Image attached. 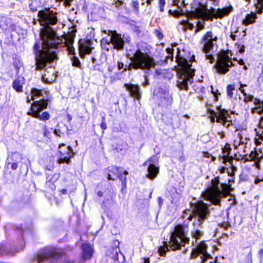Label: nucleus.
Instances as JSON below:
<instances>
[{"mask_svg":"<svg viewBox=\"0 0 263 263\" xmlns=\"http://www.w3.org/2000/svg\"><path fill=\"white\" fill-rule=\"evenodd\" d=\"M37 16L40 23L46 26L40 33L42 42H36L33 46L36 69L46 70L53 66L57 59L54 50L58 48L60 39L55 37V33L50 25H54L58 22L57 17L51 12L44 10L38 12Z\"/></svg>","mask_w":263,"mask_h":263,"instance_id":"obj_1","label":"nucleus"},{"mask_svg":"<svg viewBox=\"0 0 263 263\" xmlns=\"http://www.w3.org/2000/svg\"><path fill=\"white\" fill-rule=\"evenodd\" d=\"M192 211L186 210L183 215L184 218L191 220L194 218L193 222V228L191 231V234L193 238L197 240L202 235L201 230L203 221L209 218L210 216V212L209 205L203 201H198L195 203H191Z\"/></svg>","mask_w":263,"mask_h":263,"instance_id":"obj_2","label":"nucleus"},{"mask_svg":"<svg viewBox=\"0 0 263 263\" xmlns=\"http://www.w3.org/2000/svg\"><path fill=\"white\" fill-rule=\"evenodd\" d=\"M219 184L218 177L212 179L206 190L201 194L203 199L213 204L219 205L221 197L230 194V186L229 185L226 183H221L219 186Z\"/></svg>","mask_w":263,"mask_h":263,"instance_id":"obj_3","label":"nucleus"},{"mask_svg":"<svg viewBox=\"0 0 263 263\" xmlns=\"http://www.w3.org/2000/svg\"><path fill=\"white\" fill-rule=\"evenodd\" d=\"M189 241L190 239L187 237L183 228L181 226H177L171 233L168 243H166L165 247H160L158 252L160 256H164L166 252L170 250H180L181 247L184 246L185 243H189Z\"/></svg>","mask_w":263,"mask_h":263,"instance_id":"obj_4","label":"nucleus"},{"mask_svg":"<svg viewBox=\"0 0 263 263\" xmlns=\"http://www.w3.org/2000/svg\"><path fill=\"white\" fill-rule=\"evenodd\" d=\"M131 63L127 66V69H141L149 70L156 65L155 60L147 53H144L140 49H137L129 58Z\"/></svg>","mask_w":263,"mask_h":263,"instance_id":"obj_5","label":"nucleus"},{"mask_svg":"<svg viewBox=\"0 0 263 263\" xmlns=\"http://www.w3.org/2000/svg\"><path fill=\"white\" fill-rule=\"evenodd\" d=\"M179 64L181 71L177 85L181 90H187L189 84L193 82L195 70L191 68V64L186 59H183Z\"/></svg>","mask_w":263,"mask_h":263,"instance_id":"obj_6","label":"nucleus"},{"mask_svg":"<svg viewBox=\"0 0 263 263\" xmlns=\"http://www.w3.org/2000/svg\"><path fill=\"white\" fill-rule=\"evenodd\" d=\"M232 9V6L217 10L213 8L211 9H208L202 6L196 9L195 15L196 17L202 18L204 20H212L213 18H222L229 14Z\"/></svg>","mask_w":263,"mask_h":263,"instance_id":"obj_7","label":"nucleus"},{"mask_svg":"<svg viewBox=\"0 0 263 263\" xmlns=\"http://www.w3.org/2000/svg\"><path fill=\"white\" fill-rule=\"evenodd\" d=\"M48 102L47 100L41 99L39 101H34L31 105V112L28 113V115L32 117L38 119L43 121H46L49 119L50 115L47 111L43 112V110L47 108Z\"/></svg>","mask_w":263,"mask_h":263,"instance_id":"obj_8","label":"nucleus"},{"mask_svg":"<svg viewBox=\"0 0 263 263\" xmlns=\"http://www.w3.org/2000/svg\"><path fill=\"white\" fill-rule=\"evenodd\" d=\"M62 257V254L48 248L41 251L35 259L37 263H60Z\"/></svg>","mask_w":263,"mask_h":263,"instance_id":"obj_9","label":"nucleus"},{"mask_svg":"<svg viewBox=\"0 0 263 263\" xmlns=\"http://www.w3.org/2000/svg\"><path fill=\"white\" fill-rule=\"evenodd\" d=\"M217 40V37H213V35L211 31L207 32L202 39L203 42L202 51L205 54L206 59L209 60L211 63L214 62V58L211 54H209L210 51L213 47V41H216Z\"/></svg>","mask_w":263,"mask_h":263,"instance_id":"obj_10","label":"nucleus"},{"mask_svg":"<svg viewBox=\"0 0 263 263\" xmlns=\"http://www.w3.org/2000/svg\"><path fill=\"white\" fill-rule=\"evenodd\" d=\"M158 158L153 156L143 163V165L147 166L146 177L150 180H154L159 172V168L156 164Z\"/></svg>","mask_w":263,"mask_h":263,"instance_id":"obj_11","label":"nucleus"},{"mask_svg":"<svg viewBox=\"0 0 263 263\" xmlns=\"http://www.w3.org/2000/svg\"><path fill=\"white\" fill-rule=\"evenodd\" d=\"M109 35H110V41L108 45L111 44L114 49L117 50H122L124 48V42L128 43L130 41L129 36H123L122 38L121 35L117 33L116 32L109 31Z\"/></svg>","mask_w":263,"mask_h":263,"instance_id":"obj_12","label":"nucleus"},{"mask_svg":"<svg viewBox=\"0 0 263 263\" xmlns=\"http://www.w3.org/2000/svg\"><path fill=\"white\" fill-rule=\"evenodd\" d=\"M206 249L207 246L203 242H200L198 244L197 246L193 250L192 255L193 257L200 256L201 263H206L209 259H213L210 254L208 253ZM209 263L214 262H213L212 261H210Z\"/></svg>","mask_w":263,"mask_h":263,"instance_id":"obj_13","label":"nucleus"},{"mask_svg":"<svg viewBox=\"0 0 263 263\" xmlns=\"http://www.w3.org/2000/svg\"><path fill=\"white\" fill-rule=\"evenodd\" d=\"M60 158L58 160L59 163L70 162V158L73 156V153L70 146H66L64 144L59 145Z\"/></svg>","mask_w":263,"mask_h":263,"instance_id":"obj_14","label":"nucleus"},{"mask_svg":"<svg viewBox=\"0 0 263 263\" xmlns=\"http://www.w3.org/2000/svg\"><path fill=\"white\" fill-rule=\"evenodd\" d=\"M232 62L227 55L219 57L216 66L218 72L221 74H225L229 70V67L232 66Z\"/></svg>","mask_w":263,"mask_h":263,"instance_id":"obj_15","label":"nucleus"},{"mask_svg":"<svg viewBox=\"0 0 263 263\" xmlns=\"http://www.w3.org/2000/svg\"><path fill=\"white\" fill-rule=\"evenodd\" d=\"M158 103L159 106L165 108L172 105L173 103V98L172 94L168 90H161L160 92Z\"/></svg>","mask_w":263,"mask_h":263,"instance_id":"obj_16","label":"nucleus"},{"mask_svg":"<svg viewBox=\"0 0 263 263\" xmlns=\"http://www.w3.org/2000/svg\"><path fill=\"white\" fill-rule=\"evenodd\" d=\"M231 117L228 110L225 109H219V118L217 119L216 122L221 123L226 127L232 125V121L230 120Z\"/></svg>","mask_w":263,"mask_h":263,"instance_id":"obj_17","label":"nucleus"},{"mask_svg":"<svg viewBox=\"0 0 263 263\" xmlns=\"http://www.w3.org/2000/svg\"><path fill=\"white\" fill-rule=\"evenodd\" d=\"M124 87L129 92L133 98L137 99L138 100L140 99L141 95L140 87L138 85L125 84Z\"/></svg>","mask_w":263,"mask_h":263,"instance_id":"obj_18","label":"nucleus"},{"mask_svg":"<svg viewBox=\"0 0 263 263\" xmlns=\"http://www.w3.org/2000/svg\"><path fill=\"white\" fill-rule=\"evenodd\" d=\"M82 260L85 261L89 259L93 253L92 247L89 243H84L82 246Z\"/></svg>","mask_w":263,"mask_h":263,"instance_id":"obj_19","label":"nucleus"},{"mask_svg":"<svg viewBox=\"0 0 263 263\" xmlns=\"http://www.w3.org/2000/svg\"><path fill=\"white\" fill-rule=\"evenodd\" d=\"M109 173L107 174L108 180H115L114 176H117L120 172H122V169L115 165H111L108 167Z\"/></svg>","mask_w":263,"mask_h":263,"instance_id":"obj_20","label":"nucleus"},{"mask_svg":"<svg viewBox=\"0 0 263 263\" xmlns=\"http://www.w3.org/2000/svg\"><path fill=\"white\" fill-rule=\"evenodd\" d=\"M24 80L25 79L23 77H18L13 81L12 87L17 92L23 91V84H24Z\"/></svg>","mask_w":263,"mask_h":263,"instance_id":"obj_21","label":"nucleus"},{"mask_svg":"<svg viewBox=\"0 0 263 263\" xmlns=\"http://www.w3.org/2000/svg\"><path fill=\"white\" fill-rule=\"evenodd\" d=\"M254 104L255 107L252 108V111L258 114H261L263 112V101H261L257 99H254Z\"/></svg>","mask_w":263,"mask_h":263,"instance_id":"obj_22","label":"nucleus"},{"mask_svg":"<svg viewBox=\"0 0 263 263\" xmlns=\"http://www.w3.org/2000/svg\"><path fill=\"white\" fill-rule=\"evenodd\" d=\"M49 73L50 72L48 71L47 73H45L42 76V79L44 83L50 84L55 81V76H54V71H52L51 74Z\"/></svg>","mask_w":263,"mask_h":263,"instance_id":"obj_23","label":"nucleus"},{"mask_svg":"<svg viewBox=\"0 0 263 263\" xmlns=\"http://www.w3.org/2000/svg\"><path fill=\"white\" fill-rule=\"evenodd\" d=\"M257 18V16L255 13L253 12H251L250 14H248L245 19L243 20V24L246 26H247L249 24H253L255 22V19Z\"/></svg>","mask_w":263,"mask_h":263,"instance_id":"obj_24","label":"nucleus"},{"mask_svg":"<svg viewBox=\"0 0 263 263\" xmlns=\"http://www.w3.org/2000/svg\"><path fill=\"white\" fill-rule=\"evenodd\" d=\"M128 174V172L126 171H123L122 172H120L119 174L116 177H118L120 180L122 182V187H126V175Z\"/></svg>","mask_w":263,"mask_h":263,"instance_id":"obj_25","label":"nucleus"},{"mask_svg":"<svg viewBox=\"0 0 263 263\" xmlns=\"http://www.w3.org/2000/svg\"><path fill=\"white\" fill-rule=\"evenodd\" d=\"M182 26V30L186 31L187 29L192 30L194 28L193 24L190 23L187 20H183L180 22Z\"/></svg>","mask_w":263,"mask_h":263,"instance_id":"obj_26","label":"nucleus"},{"mask_svg":"<svg viewBox=\"0 0 263 263\" xmlns=\"http://www.w3.org/2000/svg\"><path fill=\"white\" fill-rule=\"evenodd\" d=\"M31 100H34L35 99V97H40L42 96L41 90L36 89L33 88L31 91Z\"/></svg>","mask_w":263,"mask_h":263,"instance_id":"obj_27","label":"nucleus"},{"mask_svg":"<svg viewBox=\"0 0 263 263\" xmlns=\"http://www.w3.org/2000/svg\"><path fill=\"white\" fill-rule=\"evenodd\" d=\"M235 90V87L234 85H228L227 87V96L229 98H232L233 96V91Z\"/></svg>","mask_w":263,"mask_h":263,"instance_id":"obj_28","label":"nucleus"},{"mask_svg":"<svg viewBox=\"0 0 263 263\" xmlns=\"http://www.w3.org/2000/svg\"><path fill=\"white\" fill-rule=\"evenodd\" d=\"M255 6L257 12L258 13H261L263 10V0H257Z\"/></svg>","mask_w":263,"mask_h":263,"instance_id":"obj_29","label":"nucleus"},{"mask_svg":"<svg viewBox=\"0 0 263 263\" xmlns=\"http://www.w3.org/2000/svg\"><path fill=\"white\" fill-rule=\"evenodd\" d=\"M71 61L72 62V65L73 66L80 68L81 67V63L78 57L73 55L71 58Z\"/></svg>","mask_w":263,"mask_h":263,"instance_id":"obj_30","label":"nucleus"},{"mask_svg":"<svg viewBox=\"0 0 263 263\" xmlns=\"http://www.w3.org/2000/svg\"><path fill=\"white\" fill-rule=\"evenodd\" d=\"M209 113L211 115V121L212 122H214L215 121L217 120V119L219 118V112L217 114L214 110H209Z\"/></svg>","mask_w":263,"mask_h":263,"instance_id":"obj_31","label":"nucleus"},{"mask_svg":"<svg viewBox=\"0 0 263 263\" xmlns=\"http://www.w3.org/2000/svg\"><path fill=\"white\" fill-rule=\"evenodd\" d=\"M166 51L167 53V55L166 57V60L170 59L171 61H173L174 58V49L172 48H166Z\"/></svg>","mask_w":263,"mask_h":263,"instance_id":"obj_32","label":"nucleus"},{"mask_svg":"<svg viewBox=\"0 0 263 263\" xmlns=\"http://www.w3.org/2000/svg\"><path fill=\"white\" fill-rule=\"evenodd\" d=\"M231 151V148L227 146L223 148L222 153L223 154V157L224 160H226L227 157H229Z\"/></svg>","mask_w":263,"mask_h":263,"instance_id":"obj_33","label":"nucleus"},{"mask_svg":"<svg viewBox=\"0 0 263 263\" xmlns=\"http://www.w3.org/2000/svg\"><path fill=\"white\" fill-rule=\"evenodd\" d=\"M124 4V3L123 0H115L112 3V5L115 6L118 9H120Z\"/></svg>","mask_w":263,"mask_h":263,"instance_id":"obj_34","label":"nucleus"},{"mask_svg":"<svg viewBox=\"0 0 263 263\" xmlns=\"http://www.w3.org/2000/svg\"><path fill=\"white\" fill-rule=\"evenodd\" d=\"M204 24L200 21H198L196 25V29L195 31V33L197 34L198 32L204 29Z\"/></svg>","mask_w":263,"mask_h":263,"instance_id":"obj_35","label":"nucleus"},{"mask_svg":"<svg viewBox=\"0 0 263 263\" xmlns=\"http://www.w3.org/2000/svg\"><path fill=\"white\" fill-rule=\"evenodd\" d=\"M165 5V0H159V7L160 11L162 12L164 11V6Z\"/></svg>","mask_w":263,"mask_h":263,"instance_id":"obj_36","label":"nucleus"},{"mask_svg":"<svg viewBox=\"0 0 263 263\" xmlns=\"http://www.w3.org/2000/svg\"><path fill=\"white\" fill-rule=\"evenodd\" d=\"M8 253L7 248L4 246L0 247V256L4 255Z\"/></svg>","mask_w":263,"mask_h":263,"instance_id":"obj_37","label":"nucleus"},{"mask_svg":"<svg viewBox=\"0 0 263 263\" xmlns=\"http://www.w3.org/2000/svg\"><path fill=\"white\" fill-rule=\"evenodd\" d=\"M132 7L136 10V12L139 11V2L138 1H134L132 3Z\"/></svg>","mask_w":263,"mask_h":263,"instance_id":"obj_38","label":"nucleus"},{"mask_svg":"<svg viewBox=\"0 0 263 263\" xmlns=\"http://www.w3.org/2000/svg\"><path fill=\"white\" fill-rule=\"evenodd\" d=\"M258 257L259 259V262L263 263V248L258 251Z\"/></svg>","mask_w":263,"mask_h":263,"instance_id":"obj_39","label":"nucleus"},{"mask_svg":"<svg viewBox=\"0 0 263 263\" xmlns=\"http://www.w3.org/2000/svg\"><path fill=\"white\" fill-rule=\"evenodd\" d=\"M71 44L70 43L69 45H68L67 47V49L69 52V54H70L71 55H73L74 54V48L73 47H72L71 45Z\"/></svg>","mask_w":263,"mask_h":263,"instance_id":"obj_40","label":"nucleus"},{"mask_svg":"<svg viewBox=\"0 0 263 263\" xmlns=\"http://www.w3.org/2000/svg\"><path fill=\"white\" fill-rule=\"evenodd\" d=\"M246 263H252V256L251 252L247 255Z\"/></svg>","mask_w":263,"mask_h":263,"instance_id":"obj_41","label":"nucleus"},{"mask_svg":"<svg viewBox=\"0 0 263 263\" xmlns=\"http://www.w3.org/2000/svg\"><path fill=\"white\" fill-rule=\"evenodd\" d=\"M100 126H101V128L103 129H105L107 128V125L105 123V117L102 118V123H101Z\"/></svg>","mask_w":263,"mask_h":263,"instance_id":"obj_42","label":"nucleus"},{"mask_svg":"<svg viewBox=\"0 0 263 263\" xmlns=\"http://www.w3.org/2000/svg\"><path fill=\"white\" fill-rule=\"evenodd\" d=\"M142 85L144 87H146L149 85V80L146 76V73L144 75V82L143 83Z\"/></svg>","mask_w":263,"mask_h":263,"instance_id":"obj_43","label":"nucleus"},{"mask_svg":"<svg viewBox=\"0 0 263 263\" xmlns=\"http://www.w3.org/2000/svg\"><path fill=\"white\" fill-rule=\"evenodd\" d=\"M59 174H54V175L52 176V177L51 179H50L49 181H56L57 180H58V179L59 178Z\"/></svg>","mask_w":263,"mask_h":263,"instance_id":"obj_44","label":"nucleus"},{"mask_svg":"<svg viewBox=\"0 0 263 263\" xmlns=\"http://www.w3.org/2000/svg\"><path fill=\"white\" fill-rule=\"evenodd\" d=\"M6 22V20H2L1 22H0V26L3 28V29L4 30H7L8 29V27H7V26H6V27H5L4 26V24Z\"/></svg>","mask_w":263,"mask_h":263,"instance_id":"obj_45","label":"nucleus"},{"mask_svg":"<svg viewBox=\"0 0 263 263\" xmlns=\"http://www.w3.org/2000/svg\"><path fill=\"white\" fill-rule=\"evenodd\" d=\"M244 101L245 102L253 101H254V100L253 97H252V96H248V97H246L245 98Z\"/></svg>","mask_w":263,"mask_h":263,"instance_id":"obj_46","label":"nucleus"},{"mask_svg":"<svg viewBox=\"0 0 263 263\" xmlns=\"http://www.w3.org/2000/svg\"><path fill=\"white\" fill-rule=\"evenodd\" d=\"M124 64L122 62H118V69L121 70L124 68Z\"/></svg>","mask_w":263,"mask_h":263,"instance_id":"obj_47","label":"nucleus"},{"mask_svg":"<svg viewBox=\"0 0 263 263\" xmlns=\"http://www.w3.org/2000/svg\"><path fill=\"white\" fill-rule=\"evenodd\" d=\"M247 85H245V84H241V87L240 88H239V90L241 91L242 93H243L244 94V95L246 96V94L245 93V90L244 89H242V88L243 87H245Z\"/></svg>","mask_w":263,"mask_h":263,"instance_id":"obj_48","label":"nucleus"},{"mask_svg":"<svg viewBox=\"0 0 263 263\" xmlns=\"http://www.w3.org/2000/svg\"><path fill=\"white\" fill-rule=\"evenodd\" d=\"M17 163H13L11 165V168L13 170H15L17 168Z\"/></svg>","mask_w":263,"mask_h":263,"instance_id":"obj_49","label":"nucleus"},{"mask_svg":"<svg viewBox=\"0 0 263 263\" xmlns=\"http://www.w3.org/2000/svg\"><path fill=\"white\" fill-rule=\"evenodd\" d=\"M157 36L158 37V39H159L160 40L162 39V37H163V34L160 32H157Z\"/></svg>","mask_w":263,"mask_h":263,"instance_id":"obj_50","label":"nucleus"},{"mask_svg":"<svg viewBox=\"0 0 263 263\" xmlns=\"http://www.w3.org/2000/svg\"><path fill=\"white\" fill-rule=\"evenodd\" d=\"M230 37L232 39V40L233 41H235L236 40V35H235V34H233V32H232L231 35H230Z\"/></svg>","mask_w":263,"mask_h":263,"instance_id":"obj_51","label":"nucleus"},{"mask_svg":"<svg viewBox=\"0 0 263 263\" xmlns=\"http://www.w3.org/2000/svg\"><path fill=\"white\" fill-rule=\"evenodd\" d=\"M60 133V130L59 129H54V134L55 135L60 136V135H59V133Z\"/></svg>","mask_w":263,"mask_h":263,"instance_id":"obj_52","label":"nucleus"},{"mask_svg":"<svg viewBox=\"0 0 263 263\" xmlns=\"http://www.w3.org/2000/svg\"><path fill=\"white\" fill-rule=\"evenodd\" d=\"M234 182V179L233 176H231V178L229 180V183H232Z\"/></svg>","mask_w":263,"mask_h":263,"instance_id":"obj_53","label":"nucleus"},{"mask_svg":"<svg viewBox=\"0 0 263 263\" xmlns=\"http://www.w3.org/2000/svg\"><path fill=\"white\" fill-rule=\"evenodd\" d=\"M240 53H243L245 51V46H242L239 50Z\"/></svg>","mask_w":263,"mask_h":263,"instance_id":"obj_54","label":"nucleus"},{"mask_svg":"<svg viewBox=\"0 0 263 263\" xmlns=\"http://www.w3.org/2000/svg\"><path fill=\"white\" fill-rule=\"evenodd\" d=\"M44 135L46 136L47 133H48V132H47L48 129L46 125L44 126Z\"/></svg>","mask_w":263,"mask_h":263,"instance_id":"obj_55","label":"nucleus"},{"mask_svg":"<svg viewBox=\"0 0 263 263\" xmlns=\"http://www.w3.org/2000/svg\"><path fill=\"white\" fill-rule=\"evenodd\" d=\"M97 195L99 197H101L103 196V193L101 191H99L97 193Z\"/></svg>","mask_w":263,"mask_h":263,"instance_id":"obj_56","label":"nucleus"},{"mask_svg":"<svg viewBox=\"0 0 263 263\" xmlns=\"http://www.w3.org/2000/svg\"><path fill=\"white\" fill-rule=\"evenodd\" d=\"M116 254H117V260H119V255H120L122 257H123V254L121 253H120L119 254L117 252H116Z\"/></svg>","mask_w":263,"mask_h":263,"instance_id":"obj_57","label":"nucleus"},{"mask_svg":"<svg viewBox=\"0 0 263 263\" xmlns=\"http://www.w3.org/2000/svg\"><path fill=\"white\" fill-rule=\"evenodd\" d=\"M260 181V179L256 178L254 181L255 184H258Z\"/></svg>","mask_w":263,"mask_h":263,"instance_id":"obj_58","label":"nucleus"},{"mask_svg":"<svg viewBox=\"0 0 263 263\" xmlns=\"http://www.w3.org/2000/svg\"><path fill=\"white\" fill-rule=\"evenodd\" d=\"M89 50H90L89 49H88V48L86 47L85 49V51H85V52L86 53L88 54V53H90Z\"/></svg>","mask_w":263,"mask_h":263,"instance_id":"obj_59","label":"nucleus"},{"mask_svg":"<svg viewBox=\"0 0 263 263\" xmlns=\"http://www.w3.org/2000/svg\"><path fill=\"white\" fill-rule=\"evenodd\" d=\"M143 263H149V258H144V262Z\"/></svg>","mask_w":263,"mask_h":263,"instance_id":"obj_60","label":"nucleus"},{"mask_svg":"<svg viewBox=\"0 0 263 263\" xmlns=\"http://www.w3.org/2000/svg\"><path fill=\"white\" fill-rule=\"evenodd\" d=\"M67 191V190H66V189H63V190H61V192L62 194H66Z\"/></svg>","mask_w":263,"mask_h":263,"instance_id":"obj_61","label":"nucleus"},{"mask_svg":"<svg viewBox=\"0 0 263 263\" xmlns=\"http://www.w3.org/2000/svg\"><path fill=\"white\" fill-rule=\"evenodd\" d=\"M92 62L93 63H95L96 62V59L94 58H92Z\"/></svg>","mask_w":263,"mask_h":263,"instance_id":"obj_62","label":"nucleus"},{"mask_svg":"<svg viewBox=\"0 0 263 263\" xmlns=\"http://www.w3.org/2000/svg\"><path fill=\"white\" fill-rule=\"evenodd\" d=\"M159 204H160L161 203V202L162 201L163 199L160 197V198H159Z\"/></svg>","mask_w":263,"mask_h":263,"instance_id":"obj_63","label":"nucleus"},{"mask_svg":"<svg viewBox=\"0 0 263 263\" xmlns=\"http://www.w3.org/2000/svg\"><path fill=\"white\" fill-rule=\"evenodd\" d=\"M27 102L28 103H30V100L29 99V97H27Z\"/></svg>","mask_w":263,"mask_h":263,"instance_id":"obj_64","label":"nucleus"}]
</instances>
